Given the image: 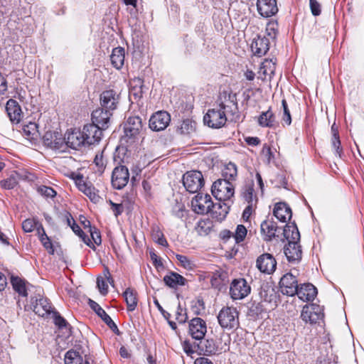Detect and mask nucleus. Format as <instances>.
Segmentation results:
<instances>
[{
    "label": "nucleus",
    "mask_w": 364,
    "mask_h": 364,
    "mask_svg": "<svg viewBox=\"0 0 364 364\" xmlns=\"http://www.w3.org/2000/svg\"><path fill=\"white\" fill-rule=\"evenodd\" d=\"M191 207L193 210L198 214L203 215L210 213L212 216L218 220L225 219L230 209L228 203L214 204L210 195L200 193H198L192 199Z\"/></svg>",
    "instance_id": "nucleus-1"
},
{
    "label": "nucleus",
    "mask_w": 364,
    "mask_h": 364,
    "mask_svg": "<svg viewBox=\"0 0 364 364\" xmlns=\"http://www.w3.org/2000/svg\"><path fill=\"white\" fill-rule=\"evenodd\" d=\"M236 110L237 104L232 100H230L228 105L221 102L218 107L208 111L203 117L204 123L211 128H220L227 122L226 113L231 112L233 114Z\"/></svg>",
    "instance_id": "nucleus-2"
},
{
    "label": "nucleus",
    "mask_w": 364,
    "mask_h": 364,
    "mask_svg": "<svg viewBox=\"0 0 364 364\" xmlns=\"http://www.w3.org/2000/svg\"><path fill=\"white\" fill-rule=\"evenodd\" d=\"M211 192L217 200L226 203V202L231 201L234 197L235 186L227 179H218L213 183Z\"/></svg>",
    "instance_id": "nucleus-3"
},
{
    "label": "nucleus",
    "mask_w": 364,
    "mask_h": 364,
    "mask_svg": "<svg viewBox=\"0 0 364 364\" xmlns=\"http://www.w3.org/2000/svg\"><path fill=\"white\" fill-rule=\"evenodd\" d=\"M218 320L223 328H237L239 325V313L235 307L225 306L219 311Z\"/></svg>",
    "instance_id": "nucleus-4"
},
{
    "label": "nucleus",
    "mask_w": 364,
    "mask_h": 364,
    "mask_svg": "<svg viewBox=\"0 0 364 364\" xmlns=\"http://www.w3.org/2000/svg\"><path fill=\"white\" fill-rule=\"evenodd\" d=\"M203 176L200 171H188L183 176V184L190 193L198 192L203 186Z\"/></svg>",
    "instance_id": "nucleus-5"
},
{
    "label": "nucleus",
    "mask_w": 364,
    "mask_h": 364,
    "mask_svg": "<svg viewBox=\"0 0 364 364\" xmlns=\"http://www.w3.org/2000/svg\"><path fill=\"white\" fill-rule=\"evenodd\" d=\"M251 288L245 279H234L230 285V294L234 300L242 299L250 293Z\"/></svg>",
    "instance_id": "nucleus-6"
},
{
    "label": "nucleus",
    "mask_w": 364,
    "mask_h": 364,
    "mask_svg": "<svg viewBox=\"0 0 364 364\" xmlns=\"http://www.w3.org/2000/svg\"><path fill=\"white\" fill-rule=\"evenodd\" d=\"M207 333L206 322L199 317L192 318L188 323V334L196 341H201Z\"/></svg>",
    "instance_id": "nucleus-7"
},
{
    "label": "nucleus",
    "mask_w": 364,
    "mask_h": 364,
    "mask_svg": "<svg viewBox=\"0 0 364 364\" xmlns=\"http://www.w3.org/2000/svg\"><path fill=\"white\" fill-rule=\"evenodd\" d=\"M279 287L283 294L290 296L296 295L299 288L296 277L291 273H287L281 278Z\"/></svg>",
    "instance_id": "nucleus-8"
},
{
    "label": "nucleus",
    "mask_w": 364,
    "mask_h": 364,
    "mask_svg": "<svg viewBox=\"0 0 364 364\" xmlns=\"http://www.w3.org/2000/svg\"><path fill=\"white\" fill-rule=\"evenodd\" d=\"M323 314L321 309L318 305L312 304L311 305H305L301 313V319L306 323H316L322 319Z\"/></svg>",
    "instance_id": "nucleus-9"
},
{
    "label": "nucleus",
    "mask_w": 364,
    "mask_h": 364,
    "mask_svg": "<svg viewBox=\"0 0 364 364\" xmlns=\"http://www.w3.org/2000/svg\"><path fill=\"white\" fill-rule=\"evenodd\" d=\"M129 173L128 168L124 166H117L112 173V185L118 190L123 188L128 183Z\"/></svg>",
    "instance_id": "nucleus-10"
},
{
    "label": "nucleus",
    "mask_w": 364,
    "mask_h": 364,
    "mask_svg": "<svg viewBox=\"0 0 364 364\" xmlns=\"http://www.w3.org/2000/svg\"><path fill=\"white\" fill-rule=\"evenodd\" d=\"M256 267L260 272L271 274L276 269L277 261L272 255L264 253L257 257Z\"/></svg>",
    "instance_id": "nucleus-11"
},
{
    "label": "nucleus",
    "mask_w": 364,
    "mask_h": 364,
    "mask_svg": "<svg viewBox=\"0 0 364 364\" xmlns=\"http://www.w3.org/2000/svg\"><path fill=\"white\" fill-rule=\"evenodd\" d=\"M171 121L170 114L165 111H159L154 114L149 119V127L154 131L164 130Z\"/></svg>",
    "instance_id": "nucleus-12"
},
{
    "label": "nucleus",
    "mask_w": 364,
    "mask_h": 364,
    "mask_svg": "<svg viewBox=\"0 0 364 364\" xmlns=\"http://www.w3.org/2000/svg\"><path fill=\"white\" fill-rule=\"evenodd\" d=\"M102 130L93 124H88L83 127L82 134L87 145L98 143L102 136Z\"/></svg>",
    "instance_id": "nucleus-13"
},
{
    "label": "nucleus",
    "mask_w": 364,
    "mask_h": 364,
    "mask_svg": "<svg viewBox=\"0 0 364 364\" xmlns=\"http://www.w3.org/2000/svg\"><path fill=\"white\" fill-rule=\"evenodd\" d=\"M142 130L141 120L139 117H129L124 124L125 136L129 139H135Z\"/></svg>",
    "instance_id": "nucleus-14"
},
{
    "label": "nucleus",
    "mask_w": 364,
    "mask_h": 364,
    "mask_svg": "<svg viewBox=\"0 0 364 364\" xmlns=\"http://www.w3.org/2000/svg\"><path fill=\"white\" fill-rule=\"evenodd\" d=\"M63 141L68 147L73 149H78L82 146L87 145L82 131L77 129L68 132Z\"/></svg>",
    "instance_id": "nucleus-15"
},
{
    "label": "nucleus",
    "mask_w": 364,
    "mask_h": 364,
    "mask_svg": "<svg viewBox=\"0 0 364 364\" xmlns=\"http://www.w3.org/2000/svg\"><path fill=\"white\" fill-rule=\"evenodd\" d=\"M119 102V95L113 90L104 91L100 95L102 107L110 112L115 109Z\"/></svg>",
    "instance_id": "nucleus-16"
},
{
    "label": "nucleus",
    "mask_w": 364,
    "mask_h": 364,
    "mask_svg": "<svg viewBox=\"0 0 364 364\" xmlns=\"http://www.w3.org/2000/svg\"><path fill=\"white\" fill-rule=\"evenodd\" d=\"M75 184L81 192L86 195L92 201L97 203L100 200V196L97 193L95 188L90 183H87L83 180L82 176H77L75 178Z\"/></svg>",
    "instance_id": "nucleus-17"
},
{
    "label": "nucleus",
    "mask_w": 364,
    "mask_h": 364,
    "mask_svg": "<svg viewBox=\"0 0 364 364\" xmlns=\"http://www.w3.org/2000/svg\"><path fill=\"white\" fill-rule=\"evenodd\" d=\"M111 116L112 113L109 110H104V108L97 109L92 113V124L104 130L108 127Z\"/></svg>",
    "instance_id": "nucleus-18"
},
{
    "label": "nucleus",
    "mask_w": 364,
    "mask_h": 364,
    "mask_svg": "<svg viewBox=\"0 0 364 364\" xmlns=\"http://www.w3.org/2000/svg\"><path fill=\"white\" fill-rule=\"evenodd\" d=\"M251 49L255 55L259 57L264 55L269 49V38L258 36L253 39Z\"/></svg>",
    "instance_id": "nucleus-19"
},
{
    "label": "nucleus",
    "mask_w": 364,
    "mask_h": 364,
    "mask_svg": "<svg viewBox=\"0 0 364 364\" xmlns=\"http://www.w3.org/2000/svg\"><path fill=\"white\" fill-rule=\"evenodd\" d=\"M257 11L263 17H269L278 11L276 0H257Z\"/></svg>",
    "instance_id": "nucleus-20"
},
{
    "label": "nucleus",
    "mask_w": 364,
    "mask_h": 364,
    "mask_svg": "<svg viewBox=\"0 0 364 364\" xmlns=\"http://www.w3.org/2000/svg\"><path fill=\"white\" fill-rule=\"evenodd\" d=\"M89 305L90 308L105 321V323L115 333H118L119 330L115 323L112 320L110 316L105 311L104 309L95 301L89 299Z\"/></svg>",
    "instance_id": "nucleus-21"
},
{
    "label": "nucleus",
    "mask_w": 364,
    "mask_h": 364,
    "mask_svg": "<svg viewBox=\"0 0 364 364\" xmlns=\"http://www.w3.org/2000/svg\"><path fill=\"white\" fill-rule=\"evenodd\" d=\"M277 225L275 222L271 220H265L260 225V232L265 241H271L276 237Z\"/></svg>",
    "instance_id": "nucleus-22"
},
{
    "label": "nucleus",
    "mask_w": 364,
    "mask_h": 364,
    "mask_svg": "<svg viewBox=\"0 0 364 364\" xmlns=\"http://www.w3.org/2000/svg\"><path fill=\"white\" fill-rule=\"evenodd\" d=\"M284 252L289 262H299L301 259L302 251L299 242H288L284 247Z\"/></svg>",
    "instance_id": "nucleus-23"
},
{
    "label": "nucleus",
    "mask_w": 364,
    "mask_h": 364,
    "mask_svg": "<svg viewBox=\"0 0 364 364\" xmlns=\"http://www.w3.org/2000/svg\"><path fill=\"white\" fill-rule=\"evenodd\" d=\"M6 110L11 122L18 124L21 121L22 112L20 105L16 100H9L6 102Z\"/></svg>",
    "instance_id": "nucleus-24"
},
{
    "label": "nucleus",
    "mask_w": 364,
    "mask_h": 364,
    "mask_svg": "<svg viewBox=\"0 0 364 364\" xmlns=\"http://www.w3.org/2000/svg\"><path fill=\"white\" fill-rule=\"evenodd\" d=\"M296 294L303 301H310L316 296L317 289L311 284H304L298 289Z\"/></svg>",
    "instance_id": "nucleus-25"
},
{
    "label": "nucleus",
    "mask_w": 364,
    "mask_h": 364,
    "mask_svg": "<svg viewBox=\"0 0 364 364\" xmlns=\"http://www.w3.org/2000/svg\"><path fill=\"white\" fill-rule=\"evenodd\" d=\"M274 215L282 223H286L291 218V210L285 203H277L275 204Z\"/></svg>",
    "instance_id": "nucleus-26"
},
{
    "label": "nucleus",
    "mask_w": 364,
    "mask_h": 364,
    "mask_svg": "<svg viewBox=\"0 0 364 364\" xmlns=\"http://www.w3.org/2000/svg\"><path fill=\"white\" fill-rule=\"evenodd\" d=\"M276 66L272 60H265L262 64L258 71L259 78L265 80L267 78L271 80L274 75Z\"/></svg>",
    "instance_id": "nucleus-27"
},
{
    "label": "nucleus",
    "mask_w": 364,
    "mask_h": 364,
    "mask_svg": "<svg viewBox=\"0 0 364 364\" xmlns=\"http://www.w3.org/2000/svg\"><path fill=\"white\" fill-rule=\"evenodd\" d=\"M253 181H248L245 183L241 190V196L247 204L256 205L257 202V196L255 193Z\"/></svg>",
    "instance_id": "nucleus-28"
},
{
    "label": "nucleus",
    "mask_w": 364,
    "mask_h": 364,
    "mask_svg": "<svg viewBox=\"0 0 364 364\" xmlns=\"http://www.w3.org/2000/svg\"><path fill=\"white\" fill-rule=\"evenodd\" d=\"M43 143L50 148L60 149L63 139L58 133L48 132L43 136Z\"/></svg>",
    "instance_id": "nucleus-29"
},
{
    "label": "nucleus",
    "mask_w": 364,
    "mask_h": 364,
    "mask_svg": "<svg viewBox=\"0 0 364 364\" xmlns=\"http://www.w3.org/2000/svg\"><path fill=\"white\" fill-rule=\"evenodd\" d=\"M259 296L261 299L267 303H276L277 293L274 288L268 284L262 285L259 291Z\"/></svg>",
    "instance_id": "nucleus-30"
},
{
    "label": "nucleus",
    "mask_w": 364,
    "mask_h": 364,
    "mask_svg": "<svg viewBox=\"0 0 364 364\" xmlns=\"http://www.w3.org/2000/svg\"><path fill=\"white\" fill-rule=\"evenodd\" d=\"M65 218H66L68 225L71 228L73 231L77 235H78L87 246H91L92 242H91L90 239L89 238V237L87 235H86L84 233V232L80 229L79 225L77 224H76V223H75V220L73 219V218L72 217V215L70 213H67L65 215Z\"/></svg>",
    "instance_id": "nucleus-31"
},
{
    "label": "nucleus",
    "mask_w": 364,
    "mask_h": 364,
    "mask_svg": "<svg viewBox=\"0 0 364 364\" xmlns=\"http://www.w3.org/2000/svg\"><path fill=\"white\" fill-rule=\"evenodd\" d=\"M198 347L200 354L205 355H215L219 351L218 347L213 339H206L204 341H200Z\"/></svg>",
    "instance_id": "nucleus-32"
},
{
    "label": "nucleus",
    "mask_w": 364,
    "mask_h": 364,
    "mask_svg": "<svg viewBox=\"0 0 364 364\" xmlns=\"http://www.w3.org/2000/svg\"><path fill=\"white\" fill-rule=\"evenodd\" d=\"M165 284L171 288H176L178 286L185 285L186 279L176 272H170L164 277Z\"/></svg>",
    "instance_id": "nucleus-33"
},
{
    "label": "nucleus",
    "mask_w": 364,
    "mask_h": 364,
    "mask_svg": "<svg viewBox=\"0 0 364 364\" xmlns=\"http://www.w3.org/2000/svg\"><path fill=\"white\" fill-rule=\"evenodd\" d=\"M283 233L288 242H299L300 240V233L295 223L287 225Z\"/></svg>",
    "instance_id": "nucleus-34"
},
{
    "label": "nucleus",
    "mask_w": 364,
    "mask_h": 364,
    "mask_svg": "<svg viewBox=\"0 0 364 364\" xmlns=\"http://www.w3.org/2000/svg\"><path fill=\"white\" fill-rule=\"evenodd\" d=\"M107 282L111 284L114 282L110 277L109 272L106 269L104 272V277L100 276L97 278V286L100 294L102 295H106L108 292Z\"/></svg>",
    "instance_id": "nucleus-35"
},
{
    "label": "nucleus",
    "mask_w": 364,
    "mask_h": 364,
    "mask_svg": "<svg viewBox=\"0 0 364 364\" xmlns=\"http://www.w3.org/2000/svg\"><path fill=\"white\" fill-rule=\"evenodd\" d=\"M110 60L112 65L115 68L120 69L124 62V49L121 47L114 48L110 56Z\"/></svg>",
    "instance_id": "nucleus-36"
},
{
    "label": "nucleus",
    "mask_w": 364,
    "mask_h": 364,
    "mask_svg": "<svg viewBox=\"0 0 364 364\" xmlns=\"http://www.w3.org/2000/svg\"><path fill=\"white\" fill-rule=\"evenodd\" d=\"M123 296L125 299L128 311H134L136 309L138 302L136 291L132 288H127L123 293Z\"/></svg>",
    "instance_id": "nucleus-37"
},
{
    "label": "nucleus",
    "mask_w": 364,
    "mask_h": 364,
    "mask_svg": "<svg viewBox=\"0 0 364 364\" xmlns=\"http://www.w3.org/2000/svg\"><path fill=\"white\" fill-rule=\"evenodd\" d=\"M50 310V304L45 298H40L36 300V304L33 306V311L41 316H43L46 314H49Z\"/></svg>",
    "instance_id": "nucleus-38"
},
{
    "label": "nucleus",
    "mask_w": 364,
    "mask_h": 364,
    "mask_svg": "<svg viewBox=\"0 0 364 364\" xmlns=\"http://www.w3.org/2000/svg\"><path fill=\"white\" fill-rule=\"evenodd\" d=\"M37 233L38 235L39 240L42 243L43 246L46 249L49 254L53 255L55 250L53 244L50 238L46 235L42 225H40L39 227L37 228Z\"/></svg>",
    "instance_id": "nucleus-39"
},
{
    "label": "nucleus",
    "mask_w": 364,
    "mask_h": 364,
    "mask_svg": "<svg viewBox=\"0 0 364 364\" xmlns=\"http://www.w3.org/2000/svg\"><path fill=\"white\" fill-rule=\"evenodd\" d=\"M258 123L264 127H272L275 123V117L273 112L270 109L262 112L258 118Z\"/></svg>",
    "instance_id": "nucleus-40"
},
{
    "label": "nucleus",
    "mask_w": 364,
    "mask_h": 364,
    "mask_svg": "<svg viewBox=\"0 0 364 364\" xmlns=\"http://www.w3.org/2000/svg\"><path fill=\"white\" fill-rule=\"evenodd\" d=\"M228 282V275L225 272L215 271L211 277L210 282L213 287L220 289Z\"/></svg>",
    "instance_id": "nucleus-41"
},
{
    "label": "nucleus",
    "mask_w": 364,
    "mask_h": 364,
    "mask_svg": "<svg viewBox=\"0 0 364 364\" xmlns=\"http://www.w3.org/2000/svg\"><path fill=\"white\" fill-rule=\"evenodd\" d=\"M11 282L14 289L23 296H27L26 282L18 277L11 276Z\"/></svg>",
    "instance_id": "nucleus-42"
},
{
    "label": "nucleus",
    "mask_w": 364,
    "mask_h": 364,
    "mask_svg": "<svg viewBox=\"0 0 364 364\" xmlns=\"http://www.w3.org/2000/svg\"><path fill=\"white\" fill-rule=\"evenodd\" d=\"M237 176V169L235 164L228 163L223 170V179H227L228 181H235Z\"/></svg>",
    "instance_id": "nucleus-43"
},
{
    "label": "nucleus",
    "mask_w": 364,
    "mask_h": 364,
    "mask_svg": "<svg viewBox=\"0 0 364 364\" xmlns=\"http://www.w3.org/2000/svg\"><path fill=\"white\" fill-rule=\"evenodd\" d=\"M64 360L65 364H82V356L73 350H70L65 353Z\"/></svg>",
    "instance_id": "nucleus-44"
},
{
    "label": "nucleus",
    "mask_w": 364,
    "mask_h": 364,
    "mask_svg": "<svg viewBox=\"0 0 364 364\" xmlns=\"http://www.w3.org/2000/svg\"><path fill=\"white\" fill-rule=\"evenodd\" d=\"M23 134L28 139H34L38 135L37 125L36 123L30 122L23 127Z\"/></svg>",
    "instance_id": "nucleus-45"
},
{
    "label": "nucleus",
    "mask_w": 364,
    "mask_h": 364,
    "mask_svg": "<svg viewBox=\"0 0 364 364\" xmlns=\"http://www.w3.org/2000/svg\"><path fill=\"white\" fill-rule=\"evenodd\" d=\"M41 224L34 218H28L23 221L22 228L25 232H31L39 227Z\"/></svg>",
    "instance_id": "nucleus-46"
},
{
    "label": "nucleus",
    "mask_w": 364,
    "mask_h": 364,
    "mask_svg": "<svg viewBox=\"0 0 364 364\" xmlns=\"http://www.w3.org/2000/svg\"><path fill=\"white\" fill-rule=\"evenodd\" d=\"M94 163L97 167V171L100 174H102L104 172L106 167V163L104 159V151H102L101 153H98L96 154L94 159Z\"/></svg>",
    "instance_id": "nucleus-47"
},
{
    "label": "nucleus",
    "mask_w": 364,
    "mask_h": 364,
    "mask_svg": "<svg viewBox=\"0 0 364 364\" xmlns=\"http://www.w3.org/2000/svg\"><path fill=\"white\" fill-rule=\"evenodd\" d=\"M197 232L200 235H206L210 231V222L208 220H200L196 227Z\"/></svg>",
    "instance_id": "nucleus-48"
},
{
    "label": "nucleus",
    "mask_w": 364,
    "mask_h": 364,
    "mask_svg": "<svg viewBox=\"0 0 364 364\" xmlns=\"http://www.w3.org/2000/svg\"><path fill=\"white\" fill-rule=\"evenodd\" d=\"M37 191L46 198H53L56 196V191L51 187L41 186L38 187Z\"/></svg>",
    "instance_id": "nucleus-49"
},
{
    "label": "nucleus",
    "mask_w": 364,
    "mask_h": 364,
    "mask_svg": "<svg viewBox=\"0 0 364 364\" xmlns=\"http://www.w3.org/2000/svg\"><path fill=\"white\" fill-rule=\"evenodd\" d=\"M247 229L243 225H238L234 235L236 242L239 243L243 241L247 235Z\"/></svg>",
    "instance_id": "nucleus-50"
},
{
    "label": "nucleus",
    "mask_w": 364,
    "mask_h": 364,
    "mask_svg": "<svg viewBox=\"0 0 364 364\" xmlns=\"http://www.w3.org/2000/svg\"><path fill=\"white\" fill-rule=\"evenodd\" d=\"M88 232H90V237L92 238V240H90L92 245L90 247L95 248L94 244L97 245H100L102 240L100 232L95 228H92V230H89Z\"/></svg>",
    "instance_id": "nucleus-51"
},
{
    "label": "nucleus",
    "mask_w": 364,
    "mask_h": 364,
    "mask_svg": "<svg viewBox=\"0 0 364 364\" xmlns=\"http://www.w3.org/2000/svg\"><path fill=\"white\" fill-rule=\"evenodd\" d=\"M17 180L11 176L9 178L1 181V186L4 189H12L17 185Z\"/></svg>",
    "instance_id": "nucleus-52"
},
{
    "label": "nucleus",
    "mask_w": 364,
    "mask_h": 364,
    "mask_svg": "<svg viewBox=\"0 0 364 364\" xmlns=\"http://www.w3.org/2000/svg\"><path fill=\"white\" fill-rule=\"evenodd\" d=\"M282 105L284 111L283 121L287 125H290L291 122V117L287 101L285 100H282Z\"/></svg>",
    "instance_id": "nucleus-53"
},
{
    "label": "nucleus",
    "mask_w": 364,
    "mask_h": 364,
    "mask_svg": "<svg viewBox=\"0 0 364 364\" xmlns=\"http://www.w3.org/2000/svg\"><path fill=\"white\" fill-rule=\"evenodd\" d=\"M176 258L184 268L188 269H193L194 264L187 257L181 255H177Z\"/></svg>",
    "instance_id": "nucleus-54"
},
{
    "label": "nucleus",
    "mask_w": 364,
    "mask_h": 364,
    "mask_svg": "<svg viewBox=\"0 0 364 364\" xmlns=\"http://www.w3.org/2000/svg\"><path fill=\"white\" fill-rule=\"evenodd\" d=\"M154 240L160 245L163 247L168 246V242L164 237L163 233L160 231H156L153 234Z\"/></svg>",
    "instance_id": "nucleus-55"
},
{
    "label": "nucleus",
    "mask_w": 364,
    "mask_h": 364,
    "mask_svg": "<svg viewBox=\"0 0 364 364\" xmlns=\"http://www.w3.org/2000/svg\"><path fill=\"white\" fill-rule=\"evenodd\" d=\"M310 9L314 16H318L321 14V5L316 0H309Z\"/></svg>",
    "instance_id": "nucleus-56"
},
{
    "label": "nucleus",
    "mask_w": 364,
    "mask_h": 364,
    "mask_svg": "<svg viewBox=\"0 0 364 364\" xmlns=\"http://www.w3.org/2000/svg\"><path fill=\"white\" fill-rule=\"evenodd\" d=\"M109 203L110 204L111 209L116 217L122 214L124 210L122 204L115 203L112 200H109Z\"/></svg>",
    "instance_id": "nucleus-57"
},
{
    "label": "nucleus",
    "mask_w": 364,
    "mask_h": 364,
    "mask_svg": "<svg viewBox=\"0 0 364 364\" xmlns=\"http://www.w3.org/2000/svg\"><path fill=\"white\" fill-rule=\"evenodd\" d=\"M176 318L181 323H185L187 320V315L183 313V309L180 305L178 306Z\"/></svg>",
    "instance_id": "nucleus-58"
},
{
    "label": "nucleus",
    "mask_w": 364,
    "mask_h": 364,
    "mask_svg": "<svg viewBox=\"0 0 364 364\" xmlns=\"http://www.w3.org/2000/svg\"><path fill=\"white\" fill-rule=\"evenodd\" d=\"M340 145H341V141H340V139H339L338 133V132H335L333 134L332 146L335 149L336 152L338 153V154H339Z\"/></svg>",
    "instance_id": "nucleus-59"
},
{
    "label": "nucleus",
    "mask_w": 364,
    "mask_h": 364,
    "mask_svg": "<svg viewBox=\"0 0 364 364\" xmlns=\"http://www.w3.org/2000/svg\"><path fill=\"white\" fill-rule=\"evenodd\" d=\"M253 204H248V205L245 208L242 213V218L245 221H248L250 215L253 212Z\"/></svg>",
    "instance_id": "nucleus-60"
},
{
    "label": "nucleus",
    "mask_w": 364,
    "mask_h": 364,
    "mask_svg": "<svg viewBox=\"0 0 364 364\" xmlns=\"http://www.w3.org/2000/svg\"><path fill=\"white\" fill-rule=\"evenodd\" d=\"M266 31H267V35L269 36L268 38H270L271 39L275 38V37H276V29H275L274 23H269V24H267Z\"/></svg>",
    "instance_id": "nucleus-61"
},
{
    "label": "nucleus",
    "mask_w": 364,
    "mask_h": 364,
    "mask_svg": "<svg viewBox=\"0 0 364 364\" xmlns=\"http://www.w3.org/2000/svg\"><path fill=\"white\" fill-rule=\"evenodd\" d=\"M182 133H188L190 130H192V125L189 120H185L183 122L181 127Z\"/></svg>",
    "instance_id": "nucleus-62"
},
{
    "label": "nucleus",
    "mask_w": 364,
    "mask_h": 364,
    "mask_svg": "<svg viewBox=\"0 0 364 364\" xmlns=\"http://www.w3.org/2000/svg\"><path fill=\"white\" fill-rule=\"evenodd\" d=\"M55 324L58 326L59 328L65 327L67 324L66 321L60 315H56L54 318Z\"/></svg>",
    "instance_id": "nucleus-63"
},
{
    "label": "nucleus",
    "mask_w": 364,
    "mask_h": 364,
    "mask_svg": "<svg viewBox=\"0 0 364 364\" xmlns=\"http://www.w3.org/2000/svg\"><path fill=\"white\" fill-rule=\"evenodd\" d=\"M194 364H213L211 360L205 357H200L196 359Z\"/></svg>",
    "instance_id": "nucleus-64"
}]
</instances>
